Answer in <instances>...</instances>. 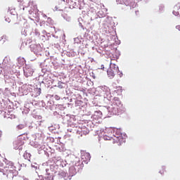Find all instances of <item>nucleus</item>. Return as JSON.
<instances>
[{
    "label": "nucleus",
    "mask_w": 180,
    "mask_h": 180,
    "mask_svg": "<svg viewBox=\"0 0 180 180\" xmlns=\"http://www.w3.org/2000/svg\"><path fill=\"white\" fill-rule=\"evenodd\" d=\"M110 106L108 107V111L113 115H119L122 112V108L123 105L117 97H115L111 101Z\"/></svg>",
    "instance_id": "nucleus-1"
},
{
    "label": "nucleus",
    "mask_w": 180,
    "mask_h": 180,
    "mask_svg": "<svg viewBox=\"0 0 180 180\" xmlns=\"http://www.w3.org/2000/svg\"><path fill=\"white\" fill-rule=\"evenodd\" d=\"M118 73H119V67L116 64L112 63V62H110V68L107 70L108 77H110V79H112V78H115V75H116V74H118Z\"/></svg>",
    "instance_id": "nucleus-2"
},
{
    "label": "nucleus",
    "mask_w": 180,
    "mask_h": 180,
    "mask_svg": "<svg viewBox=\"0 0 180 180\" xmlns=\"http://www.w3.org/2000/svg\"><path fill=\"white\" fill-rule=\"evenodd\" d=\"M104 140H109L112 141L113 144H118L120 145L122 143H123V136H114L113 137H110L108 135H105L103 136Z\"/></svg>",
    "instance_id": "nucleus-3"
},
{
    "label": "nucleus",
    "mask_w": 180,
    "mask_h": 180,
    "mask_svg": "<svg viewBox=\"0 0 180 180\" xmlns=\"http://www.w3.org/2000/svg\"><path fill=\"white\" fill-rule=\"evenodd\" d=\"M136 0H117V2L118 4H121L122 5H126V6H131V8H134V6H136Z\"/></svg>",
    "instance_id": "nucleus-4"
},
{
    "label": "nucleus",
    "mask_w": 180,
    "mask_h": 180,
    "mask_svg": "<svg viewBox=\"0 0 180 180\" xmlns=\"http://www.w3.org/2000/svg\"><path fill=\"white\" fill-rule=\"evenodd\" d=\"M75 174H77V172L75 171V168L74 167H70L69 169V175L68 174H65V180H70L71 178H72V176H74V175H75Z\"/></svg>",
    "instance_id": "nucleus-5"
},
{
    "label": "nucleus",
    "mask_w": 180,
    "mask_h": 180,
    "mask_svg": "<svg viewBox=\"0 0 180 180\" xmlns=\"http://www.w3.org/2000/svg\"><path fill=\"white\" fill-rule=\"evenodd\" d=\"M24 74L27 78L32 77L33 75V69H32V68H25L24 70Z\"/></svg>",
    "instance_id": "nucleus-6"
},
{
    "label": "nucleus",
    "mask_w": 180,
    "mask_h": 180,
    "mask_svg": "<svg viewBox=\"0 0 180 180\" xmlns=\"http://www.w3.org/2000/svg\"><path fill=\"white\" fill-rule=\"evenodd\" d=\"M12 165L6 166L4 167V171L6 172V174H11L12 173Z\"/></svg>",
    "instance_id": "nucleus-7"
},
{
    "label": "nucleus",
    "mask_w": 180,
    "mask_h": 180,
    "mask_svg": "<svg viewBox=\"0 0 180 180\" xmlns=\"http://www.w3.org/2000/svg\"><path fill=\"white\" fill-rule=\"evenodd\" d=\"M32 51L35 53H39V51H40V45H33Z\"/></svg>",
    "instance_id": "nucleus-8"
},
{
    "label": "nucleus",
    "mask_w": 180,
    "mask_h": 180,
    "mask_svg": "<svg viewBox=\"0 0 180 180\" xmlns=\"http://www.w3.org/2000/svg\"><path fill=\"white\" fill-rule=\"evenodd\" d=\"M18 63L20 66L23 65L25 64V58H18Z\"/></svg>",
    "instance_id": "nucleus-9"
},
{
    "label": "nucleus",
    "mask_w": 180,
    "mask_h": 180,
    "mask_svg": "<svg viewBox=\"0 0 180 180\" xmlns=\"http://www.w3.org/2000/svg\"><path fill=\"white\" fill-rule=\"evenodd\" d=\"M84 157H86V160H91V155H89V153H84V154L82 156V160H84Z\"/></svg>",
    "instance_id": "nucleus-10"
},
{
    "label": "nucleus",
    "mask_w": 180,
    "mask_h": 180,
    "mask_svg": "<svg viewBox=\"0 0 180 180\" xmlns=\"http://www.w3.org/2000/svg\"><path fill=\"white\" fill-rule=\"evenodd\" d=\"M173 13L175 15V16H178L179 15V11H178V7L175 6L174 10L173 11Z\"/></svg>",
    "instance_id": "nucleus-11"
},
{
    "label": "nucleus",
    "mask_w": 180,
    "mask_h": 180,
    "mask_svg": "<svg viewBox=\"0 0 180 180\" xmlns=\"http://www.w3.org/2000/svg\"><path fill=\"white\" fill-rule=\"evenodd\" d=\"M46 180H54V179L53 178V176L52 175H47L46 177H45Z\"/></svg>",
    "instance_id": "nucleus-12"
},
{
    "label": "nucleus",
    "mask_w": 180,
    "mask_h": 180,
    "mask_svg": "<svg viewBox=\"0 0 180 180\" xmlns=\"http://www.w3.org/2000/svg\"><path fill=\"white\" fill-rule=\"evenodd\" d=\"M24 128H25V126L23 124H19L17 126V129H18V130H22Z\"/></svg>",
    "instance_id": "nucleus-13"
},
{
    "label": "nucleus",
    "mask_w": 180,
    "mask_h": 180,
    "mask_svg": "<svg viewBox=\"0 0 180 180\" xmlns=\"http://www.w3.org/2000/svg\"><path fill=\"white\" fill-rule=\"evenodd\" d=\"M165 172V167H162V169L160 170V174L162 175Z\"/></svg>",
    "instance_id": "nucleus-14"
},
{
    "label": "nucleus",
    "mask_w": 180,
    "mask_h": 180,
    "mask_svg": "<svg viewBox=\"0 0 180 180\" xmlns=\"http://www.w3.org/2000/svg\"><path fill=\"white\" fill-rule=\"evenodd\" d=\"M63 2H66L67 4H70L71 1L70 0H62Z\"/></svg>",
    "instance_id": "nucleus-15"
},
{
    "label": "nucleus",
    "mask_w": 180,
    "mask_h": 180,
    "mask_svg": "<svg viewBox=\"0 0 180 180\" xmlns=\"http://www.w3.org/2000/svg\"><path fill=\"white\" fill-rule=\"evenodd\" d=\"M118 72H120V74L118 75L120 78H122V77H123V73L120 72V71Z\"/></svg>",
    "instance_id": "nucleus-16"
},
{
    "label": "nucleus",
    "mask_w": 180,
    "mask_h": 180,
    "mask_svg": "<svg viewBox=\"0 0 180 180\" xmlns=\"http://www.w3.org/2000/svg\"><path fill=\"white\" fill-rule=\"evenodd\" d=\"M176 29H177V30H180V25L176 26Z\"/></svg>",
    "instance_id": "nucleus-17"
},
{
    "label": "nucleus",
    "mask_w": 180,
    "mask_h": 180,
    "mask_svg": "<svg viewBox=\"0 0 180 180\" xmlns=\"http://www.w3.org/2000/svg\"><path fill=\"white\" fill-rule=\"evenodd\" d=\"M105 67L103 65H101V70H104Z\"/></svg>",
    "instance_id": "nucleus-18"
},
{
    "label": "nucleus",
    "mask_w": 180,
    "mask_h": 180,
    "mask_svg": "<svg viewBox=\"0 0 180 180\" xmlns=\"http://www.w3.org/2000/svg\"><path fill=\"white\" fill-rule=\"evenodd\" d=\"M137 1V2H139V1H141V0H136Z\"/></svg>",
    "instance_id": "nucleus-19"
}]
</instances>
